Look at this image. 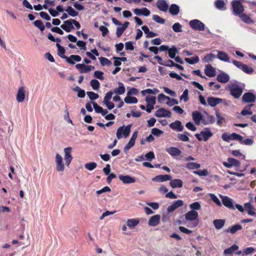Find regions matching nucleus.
Masks as SVG:
<instances>
[{
    "instance_id": "1",
    "label": "nucleus",
    "mask_w": 256,
    "mask_h": 256,
    "mask_svg": "<svg viewBox=\"0 0 256 256\" xmlns=\"http://www.w3.org/2000/svg\"><path fill=\"white\" fill-rule=\"evenodd\" d=\"M228 89L230 94L236 98H238L243 92V88L237 82H230L228 85Z\"/></svg>"
},
{
    "instance_id": "2",
    "label": "nucleus",
    "mask_w": 256,
    "mask_h": 256,
    "mask_svg": "<svg viewBox=\"0 0 256 256\" xmlns=\"http://www.w3.org/2000/svg\"><path fill=\"white\" fill-rule=\"evenodd\" d=\"M131 127V124H128L126 127L124 126H120L116 131V138L118 140H120L122 138V135L123 134L124 138H126L130 134Z\"/></svg>"
},
{
    "instance_id": "3",
    "label": "nucleus",
    "mask_w": 256,
    "mask_h": 256,
    "mask_svg": "<svg viewBox=\"0 0 256 256\" xmlns=\"http://www.w3.org/2000/svg\"><path fill=\"white\" fill-rule=\"evenodd\" d=\"M212 133L210 131V129L208 128H204L202 130L200 134H195V136L198 138L199 141L204 140V141H207L212 136Z\"/></svg>"
},
{
    "instance_id": "4",
    "label": "nucleus",
    "mask_w": 256,
    "mask_h": 256,
    "mask_svg": "<svg viewBox=\"0 0 256 256\" xmlns=\"http://www.w3.org/2000/svg\"><path fill=\"white\" fill-rule=\"evenodd\" d=\"M232 4L234 15L239 16L244 11V8L240 0H233Z\"/></svg>"
},
{
    "instance_id": "5",
    "label": "nucleus",
    "mask_w": 256,
    "mask_h": 256,
    "mask_svg": "<svg viewBox=\"0 0 256 256\" xmlns=\"http://www.w3.org/2000/svg\"><path fill=\"white\" fill-rule=\"evenodd\" d=\"M189 25L192 28L195 30L202 31L205 28V24L197 19L191 20L189 22Z\"/></svg>"
},
{
    "instance_id": "6",
    "label": "nucleus",
    "mask_w": 256,
    "mask_h": 256,
    "mask_svg": "<svg viewBox=\"0 0 256 256\" xmlns=\"http://www.w3.org/2000/svg\"><path fill=\"white\" fill-rule=\"evenodd\" d=\"M222 138L224 141L227 142H229L230 140L242 141V136L236 133H232L230 134H228L227 133H224Z\"/></svg>"
},
{
    "instance_id": "7",
    "label": "nucleus",
    "mask_w": 256,
    "mask_h": 256,
    "mask_svg": "<svg viewBox=\"0 0 256 256\" xmlns=\"http://www.w3.org/2000/svg\"><path fill=\"white\" fill-rule=\"evenodd\" d=\"M56 171L62 172L64 171V164L62 156L59 154H56Z\"/></svg>"
},
{
    "instance_id": "8",
    "label": "nucleus",
    "mask_w": 256,
    "mask_h": 256,
    "mask_svg": "<svg viewBox=\"0 0 256 256\" xmlns=\"http://www.w3.org/2000/svg\"><path fill=\"white\" fill-rule=\"evenodd\" d=\"M72 148L71 147H68L64 148V159L66 162V164L67 166H69L72 160V156L71 154Z\"/></svg>"
},
{
    "instance_id": "9",
    "label": "nucleus",
    "mask_w": 256,
    "mask_h": 256,
    "mask_svg": "<svg viewBox=\"0 0 256 256\" xmlns=\"http://www.w3.org/2000/svg\"><path fill=\"white\" fill-rule=\"evenodd\" d=\"M223 204L226 208L234 210V207L232 202V200L228 196L220 195Z\"/></svg>"
},
{
    "instance_id": "10",
    "label": "nucleus",
    "mask_w": 256,
    "mask_h": 256,
    "mask_svg": "<svg viewBox=\"0 0 256 256\" xmlns=\"http://www.w3.org/2000/svg\"><path fill=\"white\" fill-rule=\"evenodd\" d=\"M256 99V95L250 92L244 93L242 96V101L246 103L254 102Z\"/></svg>"
},
{
    "instance_id": "11",
    "label": "nucleus",
    "mask_w": 256,
    "mask_h": 256,
    "mask_svg": "<svg viewBox=\"0 0 256 256\" xmlns=\"http://www.w3.org/2000/svg\"><path fill=\"white\" fill-rule=\"evenodd\" d=\"M155 116L158 118H170L172 114L170 110L160 108L156 111Z\"/></svg>"
},
{
    "instance_id": "12",
    "label": "nucleus",
    "mask_w": 256,
    "mask_h": 256,
    "mask_svg": "<svg viewBox=\"0 0 256 256\" xmlns=\"http://www.w3.org/2000/svg\"><path fill=\"white\" fill-rule=\"evenodd\" d=\"M185 219L188 221H196L198 220V212L195 210H190L185 215Z\"/></svg>"
},
{
    "instance_id": "13",
    "label": "nucleus",
    "mask_w": 256,
    "mask_h": 256,
    "mask_svg": "<svg viewBox=\"0 0 256 256\" xmlns=\"http://www.w3.org/2000/svg\"><path fill=\"white\" fill-rule=\"evenodd\" d=\"M184 204V202L182 200H178L174 201L171 205L167 208L168 212H172L176 208L182 206Z\"/></svg>"
},
{
    "instance_id": "14",
    "label": "nucleus",
    "mask_w": 256,
    "mask_h": 256,
    "mask_svg": "<svg viewBox=\"0 0 256 256\" xmlns=\"http://www.w3.org/2000/svg\"><path fill=\"white\" fill-rule=\"evenodd\" d=\"M138 132L137 131L134 132L133 133L129 142L124 148V150L125 152L129 150L131 148H132L134 145L136 140L138 137Z\"/></svg>"
},
{
    "instance_id": "15",
    "label": "nucleus",
    "mask_w": 256,
    "mask_h": 256,
    "mask_svg": "<svg viewBox=\"0 0 256 256\" xmlns=\"http://www.w3.org/2000/svg\"><path fill=\"white\" fill-rule=\"evenodd\" d=\"M208 104L212 107H214L217 104L223 102V100L220 98L210 96L207 99Z\"/></svg>"
},
{
    "instance_id": "16",
    "label": "nucleus",
    "mask_w": 256,
    "mask_h": 256,
    "mask_svg": "<svg viewBox=\"0 0 256 256\" xmlns=\"http://www.w3.org/2000/svg\"><path fill=\"white\" fill-rule=\"evenodd\" d=\"M64 59L68 64H74L76 62H80L82 60V58L80 56L72 54L70 56H65Z\"/></svg>"
},
{
    "instance_id": "17",
    "label": "nucleus",
    "mask_w": 256,
    "mask_h": 256,
    "mask_svg": "<svg viewBox=\"0 0 256 256\" xmlns=\"http://www.w3.org/2000/svg\"><path fill=\"white\" fill-rule=\"evenodd\" d=\"M192 120L196 125H200L202 122L203 116L198 111H194L192 112Z\"/></svg>"
},
{
    "instance_id": "18",
    "label": "nucleus",
    "mask_w": 256,
    "mask_h": 256,
    "mask_svg": "<svg viewBox=\"0 0 256 256\" xmlns=\"http://www.w3.org/2000/svg\"><path fill=\"white\" fill-rule=\"evenodd\" d=\"M170 128L178 132H182L184 130V126L182 125V122L179 120H176L175 122L171 123L170 124Z\"/></svg>"
},
{
    "instance_id": "19",
    "label": "nucleus",
    "mask_w": 256,
    "mask_h": 256,
    "mask_svg": "<svg viewBox=\"0 0 256 256\" xmlns=\"http://www.w3.org/2000/svg\"><path fill=\"white\" fill-rule=\"evenodd\" d=\"M60 28L68 32H70L74 28L72 22H71V19L65 20L64 22V24L60 26Z\"/></svg>"
},
{
    "instance_id": "20",
    "label": "nucleus",
    "mask_w": 256,
    "mask_h": 256,
    "mask_svg": "<svg viewBox=\"0 0 256 256\" xmlns=\"http://www.w3.org/2000/svg\"><path fill=\"white\" fill-rule=\"evenodd\" d=\"M216 52H218V55H217L216 58L218 59H219L220 60L222 61L225 62H230V56L226 53L225 52H224L222 51H219V50H217Z\"/></svg>"
},
{
    "instance_id": "21",
    "label": "nucleus",
    "mask_w": 256,
    "mask_h": 256,
    "mask_svg": "<svg viewBox=\"0 0 256 256\" xmlns=\"http://www.w3.org/2000/svg\"><path fill=\"white\" fill-rule=\"evenodd\" d=\"M160 216L159 214H156L152 216L148 220V224L150 226H157L160 220Z\"/></svg>"
},
{
    "instance_id": "22",
    "label": "nucleus",
    "mask_w": 256,
    "mask_h": 256,
    "mask_svg": "<svg viewBox=\"0 0 256 256\" xmlns=\"http://www.w3.org/2000/svg\"><path fill=\"white\" fill-rule=\"evenodd\" d=\"M25 90L23 86L20 87L16 94V100L18 102H22L25 98Z\"/></svg>"
},
{
    "instance_id": "23",
    "label": "nucleus",
    "mask_w": 256,
    "mask_h": 256,
    "mask_svg": "<svg viewBox=\"0 0 256 256\" xmlns=\"http://www.w3.org/2000/svg\"><path fill=\"white\" fill-rule=\"evenodd\" d=\"M134 12L137 16L143 15L148 16L150 14V11L146 8H143L141 9L136 8L134 10Z\"/></svg>"
},
{
    "instance_id": "24",
    "label": "nucleus",
    "mask_w": 256,
    "mask_h": 256,
    "mask_svg": "<svg viewBox=\"0 0 256 256\" xmlns=\"http://www.w3.org/2000/svg\"><path fill=\"white\" fill-rule=\"evenodd\" d=\"M156 6L161 11L166 12L168 10V6L166 1L158 0L156 2Z\"/></svg>"
},
{
    "instance_id": "25",
    "label": "nucleus",
    "mask_w": 256,
    "mask_h": 256,
    "mask_svg": "<svg viewBox=\"0 0 256 256\" xmlns=\"http://www.w3.org/2000/svg\"><path fill=\"white\" fill-rule=\"evenodd\" d=\"M166 152L172 156H180L182 152L177 148L171 146L166 149Z\"/></svg>"
},
{
    "instance_id": "26",
    "label": "nucleus",
    "mask_w": 256,
    "mask_h": 256,
    "mask_svg": "<svg viewBox=\"0 0 256 256\" xmlns=\"http://www.w3.org/2000/svg\"><path fill=\"white\" fill-rule=\"evenodd\" d=\"M118 178L124 184H132L136 182V180L134 178L131 177L128 175H120L119 176Z\"/></svg>"
},
{
    "instance_id": "27",
    "label": "nucleus",
    "mask_w": 256,
    "mask_h": 256,
    "mask_svg": "<svg viewBox=\"0 0 256 256\" xmlns=\"http://www.w3.org/2000/svg\"><path fill=\"white\" fill-rule=\"evenodd\" d=\"M204 72L205 74L209 77H213L216 76V70L210 64H207L206 66Z\"/></svg>"
},
{
    "instance_id": "28",
    "label": "nucleus",
    "mask_w": 256,
    "mask_h": 256,
    "mask_svg": "<svg viewBox=\"0 0 256 256\" xmlns=\"http://www.w3.org/2000/svg\"><path fill=\"white\" fill-rule=\"evenodd\" d=\"M172 176L170 175H158L152 178V180L157 182H164L167 180H170Z\"/></svg>"
},
{
    "instance_id": "29",
    "label": "nucleus",
    "mask_w": 256,
    "mask_h": 256,
    "mask_svg": "<svg viewBox=\"0 0 256 256\" xmlns=\"http://www.w3.org/2000/svg\"><path fill=\"white\" fill-rule=\"evenodd\" d=\"M216 80L219 82L224 84L229 81L230 76L227 74L225 72H222L217 76Z\"/></svg>"
},
{
    "instance_id": "30",
    "label": "nucleus",
    "mask_w": 256,
    "mask_h": 256,
    "mask_svg": "<svg viewBox=\"0 0 256 256\" xmlns=\"http://www.w3.org/2000/svg\"><path fill=\"white\" fill-rule=\"evenodd\" d=\"M215 122L214 117L213 116L206 114V116H203L202 123L204 125H208L214 123Z\"/></svg>"
},
{
    "instance_id": "31",
    "label": "nucleus",
    "mask_w": 256,
    "mask_h": 256,
    "mask_svg": "<svg viewBox=\"0 0 256 256\" xmlns=\"http://www.w3.org/2000/svg\"><path fill=\"white\" fill-rule=\"evenodd\" d=\"M139 222V218H130L127 220L126 225L130 229H132L136 226Z\"/></svg>"
},
{
    "instance_id": "32",
    "label": "nucleus",
    "mask_w": 256,
    "mask_h": 256,
    "mask_svg": "<svg viewBox=\"0 0 256 256\" xmlns=\"http://www.w3.org/2000/svg\"><path fill=\"white\" fill-rule=\"evenodd\" d=\"M129 24L128 22H126L121 27H118L116 28V35L118 38H120L124 31L126 30Z\"/></svg>"
},
{
    "instance_id": "33",
    "label": "nucleus",
    "mask_w": 256,
    "mask_h": 256,
    "mask_svg": "<svg viewBox=\"0 0 256 256\" xmlns=\"http://www.w3.org/2000/svg\"><path fill=\"white\" fill-rule=\"evenodd\" d=\"M170 184L173 188H180L182 186L183 182L180 179H174L170 180Z\"/></svg>"
},
{
    "instance_id": "34",
    "label": "nucleus",
    "mask_w": 256,
    "mask_h": 256,
    "mask_svg": "<svg viewBox=\"0 0 256 256\" xmlns=\"http://www.w3.org/2000/svg\"><path fill=\"white\" fill-rule=\"evenodd\" d=\"M244 206L246 210H248V213L249 215L256 216V212L254 211V208L250 202L244 204Z\"/></svg>"
},
{
    "instance_id": "35",
    "label": "nucleus",
    "mask_w": 256,
    "mask_h": 256,
    "mask_svg": "<svg viewBox=\"0 0 256 256\" xmlns=\"http://www.w3.org/2000/svg\"><path fill=\"white\" fill-rule=\"evenodd\" d=\"M225 222L224 220L216 219L213 221V224L216 230H220L224 226Z\"/></svg>"
},
{
    "instance_id": "36",
    "label": "nucleus",
    "mask_w": 256,
    "mask_h": 256,
    "mask_svg": "<svg viewBox=\"0 0 256 256\" xmlns=\"http://www.w3.org/2000/svg\"><path fill=\"white\" fill-rule=\"evenodd\" d=\"M118 87L114 90V93L117 94H122L125 92L126 89L122 82H118Z\"/></svg>"
},
{
    "instance_id": "37",
    "label": "nucleus",
    "mask_w": 256,
    "mask_h": 256,
    "mask_svg": "<svg viewBox=\"0 0 256 256\" xmlns=\"http://www.w3.org/2000/svg\"><path fill=\"white\" fill-rule=\"evenodd\" d=\"M238 246L236 244H233L230 247L226 248L224 251V255H229L232 254L234 251L238 250Z\"/></svg>"
},
{
    "instance_id": "38",
    "label": "nucleus",
    "mask_w": 256,
    "mask_h": 256,
    "mask_svg": "<svg viewBox=\"0 0 256 256\" xmlns=\"http://www.w3.org/2000/svg\"><path fill=\"white\" fill-rule=\"evenodd\" d=\"M214 5L216 8L220 10H224L226 9L225 0H216Z\"/></svg>"
},
{
    "instance_id": "39",
    "label": "nucleus",
    "mask_w": 256,
    "mask_h": 256,
    "mask_svg": "<svg viewBox=\"0 0 256 256\" xmlns=\"http://www.w3.org/2000/svg\"><path fill=\"white\" fill-rule=\"evenodd\" d=\"M254 104H250L245 106L244 110L241 112V114L242 116L252 115V112L251 110V107L254 106Z\"/></svg>"
},
{
    "instance_id": "40",
    "label": "nucleus",
    "mask_w": 256,
    "mask_h": 256,
    "mask_svg": "<svg viewBox=\"0 0 256 256\" xmlns=\"http://www.w3.org/2000/svg\"><path fill=\"white\" fill-rule=\"evenodd\" d=\"M169 12L172 15H176L180 12V8L176 4H172L170 7Z\"/></svg>"
},
{
    "instance_id": "41",
    "label": "nucleus",
    "mask_w": 256,
    "mask_h": 256,
    "mask_svg": "<svg viewBox=\"0 0 256 256\" xmlns=\"http://www.w3.org/2000/svg\"><path fill=\"white\" fill-rule=\"evenodd\" d=\"M159 92V90L156 88L154 89L148 88L141 92L142 96H146V94H156Z\"/></svg>"
},
{
    "instance_id": "42",
    "label": "nucleus",
    "mask_w": 256,
    "mask_h": 256,
    "mask_svg": "<svg viewBox=\"0 0 256 256\" xmlns=\"http://www.w3.org/2000/svg\"><path fill=\"white\" fill-rule=\"evenodd\" d=\"M240 19L242 22H244L250 24L253 23V21L251 20V18H250L249 16L248 15L244 14H241L240 15H239Z\"/></svg>"
},
{
    "instance_id": "43",
    "label": "nucleus",
    "mask_w": 256,
    "mask_h": 256,
    "mask_svg": "<svg viewBox=\"0 0 256 256\" xmlns=\"http://www.w3.org/2000/svg\"><path fill=\"white\" fill-rule=\"evenodd\" d=\"M56 46L58 48V56L64 59V57L66 56L64 55L65 50L64 48L62 46L58 43H56Z\"/></svg>"
},
{
    "instance_id": "44",
    "label": "nucleus",
    "mask_w": 256,
    "mask_h": 256,
    "mask_svg": "<svg viewBox=\"0 0 256 256\" xmlns=\"http://www.w3.org/2000/svg\"><path fill=\"white\" fill-rule=\"evenodd\" d=\"M178 52L177 48L173 46L172 48H170L168 50V56L170 58H174L176 56V54Z\"/></svg>"
},
{
    "instance_id": "45",
    "label": "nucleus",
    "mask_w": 256,
    "mask_h": 256,
    "mask_svg": "<svg viewBox=\"0 0 256 256\" xmlns=\"http://www.w3.org/2000/svg\"><path fill=\"white\" fill-rule=\"evenodd\" d=\"M199 60H200V59H199L198 56H196L194 57H192V58H184V60L187 63L190 64H196L199 62Z\"/></svg>"
},
{
    "instance_id": "46",
    "label": "nucleus",
    "mask_w": 256,
    "mask_h": 256,
    "mask_svg": "<svg viewBox=\"0 0 256 256\" xmlns=\"http://www.w3.org/2000/svg\"><path fill=\"white\" fill-rule=\"evenodd\" d=\"M242 229V226L240 224H235L232 226L230 228L227 230L226 232H230L232 234H234L238 230H240Z\"/></svg>"
},
{
    "instance_id": "47",
    "label": "nucleus",
    "mask_w": 256,
    "mask_h": 256,
    "mask_svg": "<svg viewBox=\"0 0 256 256\" xmlns=\"http://www.w3.org/2000/svg\"><path fill=\"white\" fill-rule=\"evenodd\" d=\"M124 101L126 104H136L138 102L136 97L127 96L124 99Z\"/></svg>"
},
{
    "instance_id": "48",
    "label": "nucleus",
    "mask_w": 256,
    "mask_h": 256,
    "mask_svg": "<svg viewBox=\"0 0 256 256\" xmlns=\"http://www.w3.org/2000/svg\"><path fill=\"white\" fill-rule=\"evenodd\" d=\"M65 10L68 12V14L72 16L75 17L77 16L78 14V12L76 11L72 6H68L67 8Z\"/></svg>"
},
{
    "instance_id": "49",
    "label": "nucleus",
    "mask_w": 256,
    "mask_h": 256,
    "mask_svg": "<svg viewBox=\"0 0 256 256\" xmlns=\"http://www.w3.org/2000/svg\"><path fill=\"white\" fill-rule=\"evenodd\" d=\"M242 70L246 74H252L254 72L252 68L245 64L243 65Z\"/></svg>"
},
{
    "instance_id": "50",
    "label": "nucleus",
    "mask_w": 256,
    "mask_h": 256,
    "mask_svg": "<svg viewBox=\"0 0 256 256\" xmlns=\"http://www.w3.org/2000/svg\"><path fill=\"white\" fill-rule=\"evenodd\" d=\"M200 165L199 164L190 162L186 164V168L189 170L198 169L200 168Z\"/></svg>"
},
{
    "instance_id": "51",
    "label": "nucleus",
    "mask_w": 256,
    "mask_h": 256,
    "mask_svg": "<svg viewBox=\"0 0 256 256\" xmlns=\"http://www.w3.org/2000/svg\"><path fill=\"white\" fill-rule=\"evenodd\" d=\"M90 85L92 87L94 90H98L100 86V84L99 82L96 80H92L90 82Z\"/></svg>"
},
{
    "instance_id": "52",
    "label": "nucleus",
    "mask_w": 256,
    "mask_h": 256,
    "mask_svg": "<svg viewBox=\"0 0 256 256\" xmlns=\"http://www.w3.org/2000/svg\"><path fill=\"white\" fill-rule=\"evenodd\" d=\"M100 63L102 66H110L112 64V62L110 60L107 58L100 57L99 58Z\"/></svg>"
},
{
    "instance_id": "53",
    "label": "nucleus",
    "mask_w": 256,
    "mask_h": 256,
    "mask_svg": "<svg viewBox=\"0 0 256 256\" xmlns=\"http://www.w3.org/2000/svg\"><path fill=\"white\" fill-rule=\"evenodd\" d=\"M227 160L230 164L232 166H240V162L238 160L234 158H228Z\"/></svg>"
},
{
    "instance_id": "54",
    "label": "nucleus",
    "mask_w": 256,
    "mask_h": 256,
    "mask_svg": "<svg viewBox=\"0 0 256 256\" xmlns=\"http://www.w3.org/2000/svg\"><path fill=\"white\" fill-rule=\"evenodd\" d=\"M34 26L38 28L42 32L44 30L45 27L40 20H36L34 22Z\"/></svg>"
},
{
    "instance_id": "55",
    "label": "nucleus",
    "mask_w": 256,
    "mask_h": 256,
    "mask_svg": "<svg viewBox=\"0 0 256 256\" xmlns=\"http://www.w3.org/2000/svg\"><path fill=\"white\" fill-rule=\"evenodd\" d=\"M182 25L176 22L173 24L172 26V28L173 30L176 32H182Z\"/></svg>"
},
{
    "instance_id": "56",
    "label": "nucleus",
    "mask_w": 256,
    "mask_h": 256,
    "mask_svg": "<svg viewBox=\"0 0 256 256\" xmlns=\"http://www.w3.org/2000/svg\"><path fill=\"white\" fill-rule=\"evenodd\" d=\"M84 166L86 169L89 170H92L96 168L97 164L94 162H88L86 163Z\"/></svg>"
},
{
    "instance_id": "57",
    "label": "nucleus",
    "mask_w": 256,
    "mask_h": 256,
    "mask_svg": "<svg viewBox=\"0 0 256 256\" xmlns=\"http://www.w3.org/2000/svg\"><path fill=\"white\" fill-rule=\"evenodd\" d=\"M152 20L160 24H163L165 22L164 19L160 18V16L156 14H154L152 16Z\"/></svg>"
},
{
    "instance_id": "58",
    "label": "nucleus",
    "mask_w": 256,
    "mask_h": 256,
    "mask_svg": "<svg viewBox=\"0 0 256 256\" xmlns=\"http://www.w3.org/2000/svg\"><path fill=\"white\" fill-rule=\"evenodd\" d=\"M190 208L192 210H199L200 208V204L198 202H194L191 204L190 205Z\"/></svg>"
},
{
    "instance_id": "59",
    "label": "nucleus",
    "mask_w": 256,
    "mask_h": 256,
    "mask_svg": "<svg viewBox=\"0 0 256 256\" xmlns=\"http://www.w3.org/2000/svg\"><path fill=\"white\" fill-rule=\"evenodd\" d=\"M156 98L154 96H147L146 98V101L148 104L154 105L156 104Z\"/></svg>"
},
{
    "instance_id": "60",
    "label": "nucleus",
    "mask_w": 256,
    "mask_h": 256,
    "mask_svg": "<svg viewBox=\"0 0 256 256\" xmlns=\"http://www.w3.org/2000/svg\"><path fill=\"white\" fill-rule=\"evenodd\" d=\"M188 89H186L184 92L183 94L181 95L180 96V100H183L184 102H186L188 100Z\"/></svg>"
},
{
    "instance_id": "61",
    "label": "nucleus",
    "mask_w": 256,
    "mask_h": 256,
    "mask_svg": "<svg viewBox=\"0 0 256 256\" xmlns=\"http://www.w3.org/2000/svg\"><path fill=\"white\" fill-rule=\"evenodd\" d=\"M210 196L212 200L218 206H221L222 204L218 197L214 194H210Z\"/></svg>"
},
{
    "instance_id": "62",
    "label": "nucleus",
    "mask_w": 256,
    "mask_h": 256,
    "mask_svg": "<svg viewBox=\"0 0 256 256\" xmlns=\"http://www.w3.org/2000/svg\"><path fill=\"white\" fill-rule=\"evenodd\" d=\"M86 94L91 100H95L99 98V95L93 92H88Z\"/></svg>"
},
{
    "instance_id": "63",
    "label": "nucleus",
    "mask_w": 256,
    "mask_h": 256,
    "mask_svg": "<svg viewBox=\"0 0 256 256\" xmlns=\"http://www.w3.org/2000/svg\"><path fill=\"white\" fill-rule=\"evenodd\" d=\"M215 58H216V56L214 54H210L204 56V62L208 63L212 61V60Z\"/></svg>"
},
{
    "instance_id": "64",
    "label": "nucleus",
    "mask_w": 256,
    "mask_h": 256,
    "mask_svg": "<svg viewBox=\"0 0 256 256\" xmlns=\"http://www.w3.org/2000/svg\"><path fill=\"white\" fill-rule=\"evenodd\" d=\"M151 132L152 134L156 136H160V135L164 134V132L157 128H154L152 130Z\"/></svg>"
}]
</instances>
